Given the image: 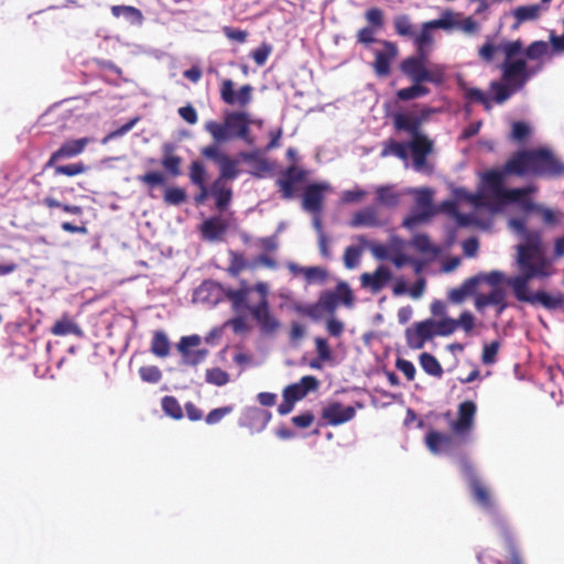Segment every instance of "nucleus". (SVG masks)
<instances>
[{
	"instance_id": "5701e85b",
	"label": "nucleus",
	"mask_w": 564,
	"mask_h": 564,
	"mask_svg": "<svg viewBox=\"0 0 564 564\" xmlns=\"http://www.w3.org/2000/svg\"><path fill=\"white\" fill-rule=\"evenodd\" d=\"M476 404L473 401H464L458 406V417L452 423V430L456 434H464L471 430L476 414Z\"/></svg>"
},
{
	"instance_id": "37998d69",
	"label": "nucleus",
	"mask_w": 564,
	"mask_h": 564,
	"mask_svg": "<svg viewBox=\"0 0 564 564\" xmlns=\"http://www.w3.org/2000/svg\"><path fill=\"white\" fill-rule=\"evenodd\" d=\"M354 239L357 240L359 243L364 245L366 249H369L375 258L380 260L389 258L387 246L369 241L367 237L364 235L356 236Z\"/></svg>"
},
{
	"instance_id": "b1692460",
	"label": "nucleus",
	"mask_w": 564,
	"mask_h": 564,
	"mask_svg": "<svg viewBox=\"0 0 564 564\" xmlns=\"http://www.w3.org/2000/svg\"><path fill=\"white\" fill-rule=\"evenodd\" d=\"M383 221L380 218L379 209L376 206H367L355 212L349 220V226L358 227H381Z\"/></svg>"
},
{
	"instance_id": "69168bd1",
	"label": "nucleus",
	"mask_w": 564,
	"mask_h": 564,
	"mask_svg": "<svg viewBox=\"0 0 564 564\" xmlns=\"http://www.w3.org/2000/svg\"><path fill=\"white\" fill-rule=\"evenodd\" d=\"M500 50H502V52L505 53V61H514L513 57L522 53L523 43L521 40L506 42L502 45H500Z\"/></svg>"
},
{
	"instance_id": "0e129e2a",
	"label": "nucleus",
	"mask_w": 564,
	"mask_h": 564,
	"mask_svg": "<svg viewBox=\"0 0 564 564\" xmlns=\"http://www.w3.org/2000/svg\"><path fill=\"white\" fill-rule=\"evenodd\" d=\"M247 267L243 254L239 252H230V263L228 267V272L232 276H238L241 271H243Z\"/></svg>"
},
{
	"instance_id": "6e6552de",
	"label": "nucleus",
	"mask_w": 564,
	"mask_h": 564,
	"mask_svg": "<svg viewBox=\"0 0 564 564\" xmlns=\"http://www.w3.org/2000/svg\"><path fill=\"white\" fill-rule=\"evenodd\" d=\"M501 68L503 82L512 86L513 90L521 89L534 74V70L528 68L524 58L505 61Z\"/></svg>"
},
{
	"instance_id": "c03bdc74",
	"label": "nucleus",
	"mask_w": 564,
	"mask_h": 564,
	"mask_svg": "<svg viewBox=\"0 0 564 564\" xmlns=\"http://www.w3.org/2000/svg\"><path fill=\"white\" fill-rule=\"evenodd\" d=\"M366 247L359 243V246H348L344 251V264L347 269H354L359 264L360 257Z\"/></svg>"
},
{
	"instance_id": "dca6fc26",
	"label": "nucleus",
	"mask_w": 564,
	"mask_h": 564,
	"mask_svg": "<svg viewBox=\"0 0 564 564\" xmlns=\"http://www.w3.org/2000/svg\"><path fill=\"white\" fill-rule=\"evenodd\" d=\"M432 196L433 193L429 188H422L415 193V204L422 209L421 213L411 215L403 220V226L413 228L417 224L427 220L432 216Z\"/></svg>"
},
{
	"instance_id": "c9c22d12",
	"label": "nucleus",
	"mask_w": 564,
	"mask_h": 564,
	"mask_svg": "<svg viewBox=\"0 0 564 564\" xmlns=\"http://www.w3.org/2000/svg\"><path fill=\"white\" fill-rule=\"evenodd\" d=\"M422 369L430 376L441 378L443 375V368L440 361L429 352H422L419 357Z\"/></svg>"
},
{
	"instance_id": "49530a36",
	"label": "nucleus",
	"mask_w": 564,
	"mask_h": 564,
	"mask_svg": "<svg viewBox=\"0 0 564 564\" xmlns=\"http://www.w3.org/2000/svg\"><path fill=\"white\" fill-rule=\"evenodd\" d=\"M162 409L166 415L175 420H180L183 417V410L176 398L172 395H165L162 399Z\"/></svg>"
},
{
	"instance_id": "0eeeda50",
	"label": "nucleus",
	"mask_w": 564,
	"mask_h": 564,
	"mask_svg": "<svg viewBox=\"0 0 564 564\" xmlns=\"http://www.w3.org/2000/svg\"><path fill=\"white\" fill-rule=\"evenodd\" d=\"M354 294L348 283L338 282L334 291H323L317 302L321 304L325 314L334 315L339 303L347 307L354 304Z\"/></svg>"
},
{
	"instance_id": "a19ab883",
	"label": "nucleus",
	"mask_w": 564,
	"mask_h": 564,
	"mask_svg": "<svg viewBox=\"0 0 564 564\" xmlns=\"http://www.w3.org/2000/svg\"><path fill=\"white\" fill-rule=\"evenodd\" d=\"M458 24L456 14L451 10H446L442 13L440 19L427 21V25L436 29L452 30Z\"/></svg>"
},
{
	"instance_id": "412c9836",
	"label": "nucleus",
	"mask_w": 564,
	"mask_h": 564,
	"mask_svg": "<svg viewBox=\"0 0 564 564\" xmlns=\"http://www.w3.org/2000/svg\"><path fill=\"white\" fill-rule=\"evenodd\" d=\"M391 279V271L383 265H379L373 272L362 273L360 275V283L362 288L376 294L380 292Z\"/></svg>"
},
{
	"instance_id": "4468645a",
	"label": "nucleus",
	"mask_w": 564,
	"mask_h": 564,
	"mask_svg": "<svg viewBox=\"0 0 564 564\" xmlns=\"http://www.w3.org/2000/svg\"><path fill=\"white\" fill-rule=\"evenodd\" d=\"M464 473L468 478L469 488L475 501L486 510H492L495 507L489 489L475 475L474 467L469 464L464 465Z\"/></svg>"
},
{
	"instance_id": "bb28decb",
	"label": "nucleus",
	"mask_w": 564,
	"mask_h": 564,
	"mask_svg": "<svg viewBox=\"0 0 564 564\" xmlns=\"http://www.w3.org/2000/svg\"><path fill=\"white\" fill-rule=\"evenodd\" d=\"M51 333L54 336H67L70 334L77 337L84 336L83 329L68 314H64L54 323V325L51 327Z\"/></svg>"
},
{
	"instance_id": "8fccbe9b",
	"label": "nucleus",
	"mask_w": 564,
	"mask_h": 564,
	"mask_svg": "<svg viewBox=\"0 0 564 564\" xmlns=\"http://www.w3.org/2000/svg\"><path fill=\"white\" fill-rule=\"evenodd\" d=\"M549 51V45L544 41H534L525 50L524 55L531 61L540 59Z\"/></svg>"
},
{
	"instance_id": "473e14b6",
	"label": "nucleus",
	"mask_w": 564,
	"mask_h": 564,
	"mask_svg": "<svg viewBox=\"0 0 564 564\" xmlns=\"http://www.w3.org/2000/svg\"><path fill=\"white\" fill-rule=\"evenodd\" d=\"M408 149H409L408 142L402 143V142L395 141L394 139H388L387 141L383 142V147H382L380 155H381V158L394 155L402 161H406L409 158Z\"/></svg>"
},
{
	"instance_id": "f3484780",
	"label": "nucleus",
	"mask_w": 564,
	"mask_h": 564,
	"mask_svg": "<svg viewBox=\"0 0 564 564\" xmlns=\"http://www.w3.org/2000/svg\"><path fill=\"white\" fill-rule=\"evenodd\" d=\"M356 415L354 406H345L340 402H332L321 413L322 419L328 425L337 426L351 421Z\"/></svg>"
},
{
	"instance_id": "1a4fd4ad",
	"label": "nucleus",
	"mask_w": 564,
	"mask_h": 564,
	"mask_svg": "<svg viewBox=\"0 0 564 564\" xmlns=\"http://www.w3.org/2000/svg\"><path fill=\"white\" fill-rule=\"evenodd\" d=\"M308 171L295 164L288 166L276 180V185L284 199H291L296 192V185L304 183L308 176Z\"/></svg>"
},
{
	"instance_id": "a878e982",
	"label": "nucleus",
	"mask_w": 564,
	"mask_h": 564,
	"mask_svg": "<svg viewBox=\"0 0 564 564\" xmlns=\"http://www.w3.org/2000/svg\"><path fill=\"white\" fill-rule=\"evenodd\" d=\"M505 299L506 292L501 288H496L488 294H479L476 297L475 306L478 311H482L489 305H495L497 306V314L500 315L508 306Z\"/></svg>"
},
{
	"instance_id": "9b49d317",
	"label": "nucleus",
	"mask_w": 564,
	"mask_h": 564,
	"mask_svg": "<svg viewBox=\"0 0 564 564\" xmlns=\"http://www.w3.org/2000/svg\"><path fill=\"white\" fill-rule=\"evenodd\" d=\"M435 336L432 318L414 323L405 329L406 345L411 349H422Z\"/></svg>"
},
{
	"instance_id": "de8ad7c7",
	"label": "nucleus",
	"mask_w": 564,
	"mask_h": 564,
	"mask_svg": "<svg viewBox=\"0 0 564 564\" xmlns=\"http://www.w3.org/2000/svg\"><path fill=\"white\" fill-rule=\"evenodd\" d=\"M189 180L196 186L206 185V169L200 161H193L191 163Z\"/></svg>"
},
{
	"instance_id": "ea45409f",
	"label": "nucleus",
	"mask_w": 564,
	"mask_h": 564,
	"mask_svg": "<svg viewBox=\"0 0 564 564\" xmlns=\"http://www.w3.org/2000/svg\"><path fill=\"white\" fill-rule=\"evenodd\" d=\"M111 13L116 18L124 17L131 22L141 23L143 20L142 12L138 8L131 6H112Z\"/></svg>"
},
{
	"instance_id": "680f3d73",
	"label": "nucleus",
	"mask_w": 564,
	"mask_h": 564,
	"mask_svg": "<svg viewBox=\"0 0 564 564\" xmlns=\"http://www.w3.org/2000/svg\"><path fill=\"white\" fill-rule=\"evenodd\" d=\"M393 26L395 32L401 36H413V25L408 15H398L394 18Z\"/></svg>"
},
{
	"instance_id": "864d4df0",
	"label": "nucleus",
	"mask_w": 564,
	"mask_h": 564,
	"mask_svg": "<svg viewBox=\"0 0 564 564\" xmlns=\"http://www.w3.org/2000/svg\"><path fill=\"white\" fill-rule=\"evenodd\" d=\"M433 324L435 335L438 336H449L457 329L456 319L449 317L443 318L441 321L433 319Z\"/></svg>"
},
{
	"instance_id": "f8f14e48",
	"label": "nucleus",
	"mask_w": 564,
	"mask_h": 564,
	"mask_svg": "<svg viewBox=\"0 0 564 564\" xmlns=\"http://www.w3.org/2000/svg\"><path fill=\"white\" fill-rule=\"evenodd\" d=\"M231 79H224L220 87V98L226 105H238L243 108L251 102L253 87L249 84L241 86L237 91L234 89Z\"/></svg>"
},
{
	"instance_id": "f03ea898",
	"label": "nucleus",
	"mask_w": 564,
	"mask_h": 564,
	"mask_svg": "<svg viewBox=\"0 0 564 564\" xmlns=\"http://www.w3.org/2000/svg\"><path fill=\"white\" fill-rule=\"evenodd\" d=\"M432 112L434 110L427 108L422 111V116L412 112H395L392 116L394 129L408 132L411 135L408 145L412 155V166L416 172L430 171L427 156L433 152L434 143L426 134L421 132V127L424 118Z\"/></svg>"
},
{
	"instance_id": "2eb2a0df",
	"label": "nucleus",
	"mask_w": 564,
	"mask_h": 564,
	"mask_svg": "<svg viewBox=\"0 0 564 564\" xmlns=\"http://www.w3.org/2000/svg\"><path fill=\"white\" fill-rule=\"evenodd\" d=\"M328 191L330 185L326 182L307 185L303 193V208L313 214H319L323 209L324 194Z\"/></svg>"
},
{
	"instance_id": "7c9ffc66",
	"label": "nucleus",
	"mask_w": 564,
	"mask_h": 564,
	"mask_svg": "<svg viewBox=\"0 0 564 564\" xmlns=\"http://www.w3.org/2000/svg\"><path fill=\"white\" fill-rule=\"evenodd\" d=\"M210 195L216 200V207L219 210H224L231 200L232 192L227 187L225 182H221V180H215L210 186Z\"/></svg>"
},
{
	"instance_id": "6e6d98bb",
	"label": "nucleus",
	"mask_w": 564,
	"mask_h": 564,
	"mask_svg": "<svg viewBox=\"0 0 564 564\" xmlns=\"http://www.w3.org/2000/svg\"><path fill=\"white\" fill-rule=\"evenodd\" d=\"M301 273L307 283H323L327 279V271L321 267H306V269H301Z\"/></svg>"
},
{
	"instance_id": "a18cd8bd",
	"label": "nucleus",
	"mask_w": 564,
	"mask_h": 564,
	"mask_svg": "<svg viewBox=\"0 0 564 564\" xmlns=\"http://www.w3.org/2000/svg\"><path fill=\"white\" fill-rule=\"evenodd\" d=\"M376 195L377 202L381 205L393 207L399 203V195L390 186H379Z\"/></svg>"
},
{
	"instance_id": "a211bd4d",
	"label": "nucleus",
	"mask_w": 564,
	"mask_h": 564,
	"mask_svg": "<svg viewBox=\"0 0 564 564\" xmlns=\"http://www.w3.org/2000/svg\"><path fill=\"white\" fill-rule=\"evenodd\" d=\"M271 420V413L267 410L252 406L247 408L240 416V426L247 427L251 433L263 431Z\"/></svg>"
},
{
	"instance_id": "f704fd0d",
	"label": "nucleus",
	"mask_w": 564,
	"mask_h": 564,
	"mask_svg": "<svg viewBox=\"0 0 564 564\" xmlns=\"http://www.w3.org/2000/svg\"><path fill=\"white\" fill-rule=\"evenodd\" d=\"M218 165L219 176L216 180H221V182L226 183V181L235 180L239 175V170L237 167L238 162L228 155L224 156Z\"/></svg>"
},
{
	"instance_id": "f257e3e1",
	"label": "nucleus",
	"mask_w": 564,
	"mask_h": 564,
	"mask_svg": "<svg viewBox=\"0 0 564 564\" xmlns=\"http://www.w3.org/2000/svg\"><path fill=\"white\" fill-rule=\"evenodd\" d=\"M556 270L553 259L541 260L538 263L519 270V274L507 280V284L511 288L514 297L520 302L531 305L540 304L547 311L562 310L564 307V294L556 292L550 294L545 291L529 292V282L531 280H547L555 274Z\"/></svg>"
},
{
	"instance_id": "3c124183",
	"label": "nucleus",
	"mask_w": 564,
	"mask_h": 564,
	"mask_svg": "<svg viewBox=\"0 0 564 564\" xmlns=\"http://www.w3.org/2000/svg\"><path fill=\"white\" fill-rule=\"evenodd\" d=\"M490 88L495 93L494 100L497 104H503L506 100L510 98V96L514 91L512 86H509L507 83L501 84L498 82H492Z\"/></svg>"
},
{
	"instance_id": "393cba45",
	"label": "nucleus",
	"mask_w": 564,
	"mask_h": 564,
	"mask_svg": "<svg viewBox=\"0 0 564 564\" xmlns=\"http://www.w3.org/2000/svg\"><path fill=\"white\" fill-rule=\"evenodd\" d=\"M176 145L172 142H165L162 145V160L161 165L165 172L172 177H177L182 174V158L175 153Z\"/></svg>"
},
{
	"instance_id": "58836bf2",
	"label": "nucleus",
	"mask_w": 564,
	"mask_h": 564,
	"mask_svg": "<svg viewBox=\"0 0 564 564\" xmlns=\"http://www.w3.org/2000/svg\"><path fill=\"white\" fill-rule=\"evenodd\" d=\"M458 85L464 90V98L467 101L479 102L484 105L487 110L491 108L490 102L482 90L479 88H469L464 82H459Z\"/></svg>"
},
{
	"instance_id": "c85d7f7f",
	"label": "nucleus",
	"mask_w": 564,
	"mask_h": 564,
	"mask_svg": "<svg viewBox=\"0 0 564 564\" xmlns=\"http://www.w3.org/2000/svg\"><path fill=\"white\" fill-rule=\"evenodd\" d=\"M480 283L479 276H471L463 282L459 288L452 289L448 292V300L453 303H463L469 295H471L478 284Z\"/></svg>"
},
{
	"instance_id": "338daca9",
	"label": "nucleus",
	"mask_w": 564,
	"mask_h": 564,
	"mask_svg": "<svg viewBox=\"0 0 564 564\" xmlns=\"http://www.w3.org/2000/svg\"><path fill=\"white\" fill-rule=\"evenodd\" d=\"M500 343L495 340L484 346L481 361L484 365H492L497 360Z\"/></svg>"
},
{
	"instance_id": "bf43d9fd",
	"label": "nucleus",
	"mask_w": 564,
	"mask_h": 564,
	"mask_svg": "<svg viewBox=\"0 0 564 564\" xmlns=\"http://www.w3.org/2000/svg\"><path fill=\"white\" fill-rule=\"evenodd\" d=\"M186 200V192L181 187H169L164 193V202L167 205L178 206Z\"/></svg>"
},
{
	"instance_id": "9d476101",
	"label": "nucleus",
	"mask_w": 564,
	"mask_h": 564,
	"mask_svg": "<svg viewBox=\"0 0 564 564\" xmlns=\"http://www.w3.org/2000/svg\"><path fill=\"white\" fill-rule=\"evenodd\" d=\"M261 333L273 334L280 328L279 319L271 313L268 299L260 300L256 305L247 306Z\"/></svg>"
},
{
	"instance_id": "4d7b16f0",
	"label": "nucleus",
	"mask_w": 564,
	"mask_h": 564,
	"mask_svg": "<svg viewBox=\"0 0 564 564\" xmlns=\"http://www.w3.org/2000/svg\"><path fill=\"white\" fill-rule=\"evenodd\" d=\"M182 354L183 364L187 366H197L203 362L207 357V349H197V350H184L180 351Z\"/></svg>"
},
{
	"instance_id": "aec40b11",
	"label": "nucleus",
	"mask_w": 564,
	"mask_h": 564,
	"mask_svg": "<svg viewBox=\"0 0 564 564\" xmlns=\"http://www.w3.org/2000/svg\"><path fill=\"white\" fill-rule=\"evenodd\" d=\"M383 51H376L375 62L372 64L375 73L379 77H387L391 73V63L398 56V47L390 41H382Z\"/></svg>"
},
{
	"instance_id": "20e7f679",
	"label": "nucleus",
	"mask_w": 564,
	"mask_h": 564,
	"mask_svg": "<svg viewBox=\"0 0 564 564\" xmlns=\"http://www.w3.org/2000/svg\"><path fill=\"white\" fill-rule=\"evenodd\" d=\"M509 226L522 239V242L516 247L518 270L550 258L546 254L541 230L528 229L525 220L521 218H511Z\"/></svg>"
},
{
	"instance_id": "39448f33",
	"label": "nucleus",
	"mask_w": 564,
	"mask_h": 564,
	"mask_svg": "<svg viewBox=\"0 0 564 564\" xmlns=\"http://www.w3.org/2000/svg\"><path fill=\"white\" fill-rule=\"evenodd\" d=\"M204 129L210 134L215 143H224L232 139H241L251 143L250 119L246 112H228L225 115L223 123L209 120L205 122Z\"/></svg>"
},
{
	"instance_id": "72a5a7b5",
	"label": "nucleus",
	"mask_w": 564,
	"mask_h": 564,
	"mask_svg": "<svg viewBox=\"0 0 564 564\" xmlns=\"http://www.w3.org/2000/svg\"><path fill=\"white\" fill-rule=\"evenodd\" d=\"M171 345L163 330H156L151 340V352L156 357L164 358L170 355Z\"/></svg>"
},
{
	"instance_id": "ddd939ff",
	"label": "nucleus",
	"mask_w": 564,
	"mask_h": 564,
	"mask_svg": "<svg viewBox=\"0 0 564 564\" xmlns=\"http://www.w3.org/2000/svg\"><path fill=\"white\" fill-rule=\"evenodd\" d=\"M94 140L88 137L72 139L65 141L56 151H54L47 162L44 165V169H50V166H55L61 160L72 159L79 154H82L86 147L91 143Z\"/></svg>"
},
{
	"instance_id": "13d9d810",
	"label": "nucleus",
	"mask_w": 564,
	"mask_h": 564,
	"mask_svg": "<svg viewBox=\"0 0 564 564\" xmlns=\"http://www.w3.org/2000/svg\"><path fill=\"white\" fill-rule=\"evenodd\" d=\"M239 156L245 161V162H251V161H254L256 164H257V171L252 172V174L257 177H262V175L264 173H267L269 171V164L265 160L263 159H259L257 156L256 153H250V152H241L239 154Z\"/></svg>"
},
{
	"instance_id": "7ed1b4c3",
	"label": "nucleus",
	"mask_w": 564,
	"mask_h": 564,
	"mask_svg": "<svg viewBox=\"0 0 564 564\" xmlns=\"http://www.w3.org/2000/svg\"><path fill=\"white\" fill-rule=\"evenodd\" d=\"M505 170L518 176H558L564 173V165L544 148L516 152L506 163Z\"/></svg>"
},
{
	"instance_id": "c756f323",
	"label": "nucleus",
	"mask_w": 564,
	"mask_h": 564,
	"mask_svg": "<svg viewBox=\"0 0 564 564\" xmlns=\"http://www.w3.org/2000/svg\"><path fill=\"white\" fill-rule=\"evenodd\" d=\"M425 443L432 453L437 454L452 447L453 437L448 434L431 431L425 436Z\"/></svg>"
},
{
	"instance_id": "6ab92c4d",
	"label": "nucleus",
	"mask_w": 564,
	"mask_h": 564,
	"mask_svg": "<svg viewBox=\"0 0 564 564\" xmlns=\"http://www.w3.org/2000/svg\"><path fill=\"white\" fill-rule=\"evenodd\" d=\"M319 386V381L314 376H304L296 383L286 386L283 389V399H289L292 402H297L306 397L311 391H315Z\"/></svg>"
},
{
	"instance_id": "4be33fe9",
	"label": "nucleus",
	"mask_w": 564,
	"mask_h": 564,
	"mask_svg": "<svg viewBox=\"0 0 564 564\" xmlns=\"http://www.w3.org/2000/svg\"><path fill=\"white\" fill-rule=\"evenodd\" d=\"M426 54H417L416 56H410L402 61L400 68L404 75H406L413 83L422 84L427 68L425 67Z\"/></svg>"
},
{
	"instance_id": "2f4dec72",
	"label": "nucleus",
	"mask_w": 564,
	"mask_h": 564,
	"mask_svg": "<svg viewBox=\"0 0 564 564\" xmlns=\"http://www.w3.org/2000/svg\"><path fill=\"white\" fill-rule=\"evenodd\" d=\"M541 7L539 4L520 6L512 12L516 20L512 29H518L522 23L534 21L540 17Z\"/></svg>"
},
{
	"instance_id": "4c0bfd02",
	"label": "nucleus",
	"mask_w": 564,
	"mask_h": 564,
	"mask_svg": "<svg viewBox=\"0 0 564 564\" xmlns=\"http://www.w3.org/2000/svg\"><path fill=\"white\" fill-rule=\"evenodd\" d=\"M430 94V89L422 84H413L410 87L399 89L397 91L398 99L402 101H408L412 99H416Z\"/></svg>"
},
{
	"instance_id": "423d86ee",
	"label": "nucleus",
	"mask_w": 564,
	"mask_h": 564,
	"mask_svg": "<svg viewBox=\"0 0 564 564\" xmlns=\"http://www.w3.org/2000/svg\"><path fill=\"white\" fill-rule=\"evenodd\" d=\"M507 175L510 174L506 172L503 165L501 170L491 169L486 171L482 175V181L501 203L512 202L521 204L533 192V188H505L503 182Z\"/></svg>"
},
{
	"instance_id": "79ce46f5",
	"label": "nucleus",
	"mask_w": 564,
	"mask_h": 564,
	"mask_svg": "<svg viewBox=\"0 0 564 564\" xmlns=\"http://www.w3.org/2000/svg\"><path fill=\"white\" fill-rule=\"evenodd\" d=\"M432 30H435L432 26L427 25V22L422 24L421 32L419 34H414V43L417 48V54H425V47L429 46L433 41Z\"/></svg>"
},
{
	"instance_id": "5fc2aeb1",
	"label": "nucleus",
	"mask_w": 564,
	"mask_h": 564,
	"mask_svg": "<svg viewBox=\"0 0 564 564\" xmlns=\"http://www.w3.org/2000/svg\"><path fill=\"white\" fill-rule=\"evenodd\" d=\"M206 381L217 387H221L229 382V375L225 370L215 367L206 370Z\"/></svg>"
},
{
	"instance_id": "603ef678",
	"label": "nucleus",
	"mask_w": 564,
	"mask_h": 564,
	"mask_svg": "<svg viewBox=\"0 0 564 564\" xmlns=\"http://www.w3.org/2000/svg\"><path fill=\"white\" fill-rule=\"evenodd\" d=\"M137 180L150 188L165 184V175L159 171H150L145 174L139 175Z\"/></svg>"
},
{
	"instance_id": "cd10ccee",
	"label": "nucleus",
	"mask_w": 564,
	"mask_h": 564,
	"mask_svg": "<svg viewBox=\"0 0 564 564\" xmlns=\"http://www.w3.org/2000/svg\"><path fill=\"white\" fill-rule=\"evenodd\" d=\"M202 235L205 239L219 240L227 230V223L220 217H212L202 224Z\"/></svg>"
},
{
	"instance_id": "e433bc0d",
	"label": "nucleus",
	"mask_w": 564,
	"mask_h": 564,
	"mask_svg": "<svg viewBox=\"0 0 564 564\" xmlns=\"http://www.w3.org/2000/svg\"><path fill=\"white\" fill-rule=\"evenodd\" d=\"M52 167L54 169L55 175H65L68 177L77 176L88 171V166L82 161L65 165L55 163V166Z\"/></svg>"
},
{
	"instance_id": "774afa93",
	"label": "nucleus",
	"mask_w": 564,
	"mask_h": 564,
	"mask_svg": "<svg viewBox=\"0 0 564 564\" xmlns=\"http://www.w3.org/2000/svg\"><path fill=\"white\" fill-rule=\"evenodd\" d=\"M316 352L319 361H329L332 359V349L327 340L323 337H316L314 339Z\"/></svg>"
},
{
	"instance_id": "052dcab7",
	"label": "nucleus",
	"mask_w": 564,
	"mask_h": 564,
	"mask_svg": "<svg viewBox=\"0 0 564 564\" xmlns=\"http://www.w3.org/2000/svg\"><path fill=\"white\" fill-rule=\"evenodd\" d=\"M296 311L301 315L310 317L311 319L314 321H319L321 318L324 317V315H326L318 302L306 304L303 306H297Z\"/></svg>"
},
{
	"instance_id": "e2e57ef3",
	"label": "nucleus",
	"mask_w": 564,
	"mask_h": 564,
	"mask_svg": "<svg viewBox=\"0 0 564 564\" xmlns=\"http://www.w3.org/2000/svg\"><path fill=\"white\" fill-rule=\"evenodd\" d=\"M139 375L149 383H158L162 379V372L156 366H143L139 369Z\"/></svg>"
},
{
	"instance_id": "09e8293b",
	"label": "nucleus",
	"mask_w": 564,
	"mask_h": 564,
	"mask_svg": "<svg viewBox=\"0 0 564 564\" xmlns=\"http://www.w3.org/2000/svg\"><path fill=\"white\" fill-rule=\"evenodd\" d=\"M249 289L241 288L238 290H228L226 292L227 299L231 302L232 307L235 310H240L247 306V297H248Z\"/></svg>"
}]
</instances>
